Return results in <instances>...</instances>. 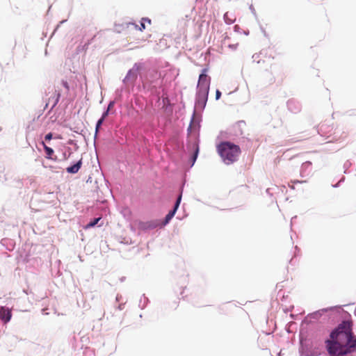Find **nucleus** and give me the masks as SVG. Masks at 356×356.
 Returning a JSON list of instances; mask_svg holds the SVG:
<instances>
[{"instance_id": "obj_1", "label": "nucleus", "mask_w": 356, "mask_h": 356, "mask_svg": "<svg viewBox=\"0 0 356 356\" xmlns=\"http://www.w3.org/2000/svg\"><path fill=\"white\" fill-rule=\"evenodd\" d=\"M327 356H355L356 334L353 331V322L343 319L328 332L324 339Z\"/></svg>"}, {"instance_id": "obj_2", "label": "nucleus", "mask_w": 356, "mask_h": 356, "mask_svg": "<svg viewBox=\"0 0 356 356\" xmlns=\"http://www.w3.org/2000/svg\"><path fill=\"white\" fill-rule=\"evenodd\" d=\"M216 149L222 162L226 165L236 162L241 153L239 145L229 140L220 142L216 146Z\"/></svg>"}, {"instance_id": "obj_3", "label": "nucleus", "mask_w": 356, "mask_h": 356, "mask_svg": "<svg viewBox=\"0 0 356 356\" xmlns=\"http://www.w3.org/2000/svg\"><path fill=\"white\" fill-rule=\"evenodd\" d=\"M298 353L300 356H320L318 347L315 346L313 339L308 335L300 334Z\"/></svg>"}, {"instance_id": "obj_4", "label": "nucleus", "mask_w": 356, "mask_h": 356, "mask_svg": "<svg viewBox=\"0 0 356 356\" xmlns=\"http://www.w3.org/2000/svg\"><path fill=\"white\" fill-rule=\"evenodd\" d=\"M145 65L143 62H136L134 64L133 67L130 68L122 79L124 85H131L132 88L136 86L138 77H141V72L145 70Z\"/></svg>"}, {"instance_id": "obj_5", "label": "nucleus", "mask_w": 356, "mask_h": 356, "mask_svg": "<svg viewBox=\"0 0 356 356\" xmlns=\"http://www.w3.org/2000/svg\"><path fill=\"white\" fill-rule=\"evenodd\" d=\"M202 113H198L193 111L190 124L187 128V135L193 138L195 141H200V131L201 128V122L202 120Z\"/></svg>"}, {"instance_id": "obj_6", "label": "nucleus", "mask_w": 356, "mask_h": 356, "mask_svg": "<svg viewBox=\"0 0 356 356\" xmlns=\"http://www.w3.org/2000/svg\"><path fill=\"white\" fill-rule=\"evenodd\" d=\"M162 83L157 81H142V85L138 88H142L145 94L160 99L161 94Z\"/></svg>"}, {"instance_id": "obj_7", "label": "nucleus", "mask_w": 356, "mask_h": 356, "mask_svg": "<svg viewBox=\"0 0 356 356\" xmlns=\"http://www.w3.org/2000/svg\"><path fill=\"white\" fill-rule=\"evenodd\" d=\"M339 309H341V306H333L318 309L307 314L302 320V323H312L315 321H318L323 315L334 311L339 312Z\"/></svg>"}, {"instance_id": "obj_8", "label": "nucleus", "mask_w": 356, "mask_h": 356, "mask_svg": "<svg viewBox=\"0 0 356 356\" xmlns=\"http://www.w3.org/2000/svg\"><path fill=\"white\" fill-rule=\"evenodd\" d=\"M208 70L207 67L202 69L199 74L196 91L209 92L211 79L207 74Z\"/></svg>"}, {"instance_id": "obj_9", "label": "nucleus", "mask_w": 356, "mask_h": 356, "mask_svg": "<svg viewBox=\"0 0 356 356\" xmlns=\"http://www.w3.org/2000/svg\"><path fill=\"white\" fill-rule=\"evenodd\" d=\"M209 92L196 91L194 110L202 113L206 107Z\"/></svg>"}, {"instance_id": "obj_10", "label": "nucleus", "mask_w": 356, "mask_h": 356, "mask_svg": "<svg viewBox=\"0 0 356 356\" xmlns=\"http://www.w3.org/2000/svg\"><path fill=\"white\" fill-rule=\"evenodd\" d=\"M156 228H160L159 220H152L148 221H141L138 222V229L140 231L147 232Z\"/></svg>"}, {"instance_id": "obj_11", "label": "nucleus", "mask_w": 356, "mask_h": 356, "mask_svg": "<svg viewBox=\"0 0 356 356\" xmlns=\"http://www.w3.org/2000/svg\"><path fill=\"white\" fill-rule=\"evenodd\" d=\"M200 141H195L193 140V143L191 144V141H188L187 143V147L188 149L191 148L193 150V154H191L189 157L188 161L191 164V166H193L195 163L197 161V159L199 155L200 152Z\"/></svg>"}, {"instance_id": "obj_12", "label": "nucleus", "mask_w": 356, "mask_h": 356, "mask_svg": "<svg viewBox=\"0 0 356 356\" xmlns=\"http://www.w3.org/2000/svg\"><path fill=\"white\" fill-rule=\"evenodd\" d=\"M13 316L12 310L6 306L0 307V320L3 325L10 321Z\"/></svg>"}, {"instance_id": "obj_13", "label": "nucleus", "mask_w": 356, "mask_h": 356, "mask_svg": "<svg viewBox=\"0 0 356 356\" xmlns=\"http://www.w3.org/2000/svg\"><path fill=\"white\" fill-rule=\"evenodd\" d=\"M312 170V163L307 161L302 163L300 169V176L302 178H308L310 177Z\"/></svg>"}, {"instance_id": "obj_14", "label": "nucleus", "mask_w": 356, "mask_h": 356, "mask_svg": "<svg viewBox=\"0 0 356 356\" xmlns=\"http://www.w3.org/2000/svg\"><path fill=\"white\" fill-rule=\"evenodd\" d=\"M288 110L293 113H298L302 109L301 104L295 99H290L286 102Z\"/></svg>"}, {"instance_id": "obj_15", "label": "nucleus", "mask_w": 356, "mask_h": 356, "mask_svg": "<svg viewBox=\"0 0 356 356\" xmlns=\"http://www.w3.org/2000/svg\"><path fill=\"white\" fill-rule=\"evenodd\" d=\"M83 164L82 159L72 161L68 167L66 168V172L68 174L74 175L76 174L79 170L81 168Z\"/></svg>"}, {"instance_id": "obj_16", "label": "nucleus", "mask_w": 356, "mask_h": 356, "mask_svg": "<svg viewBox=\"0 0 356 356\" xmlns=\"http://www.w3.org/2000/svg\"><path fill=\"white\" fill-rule=\"evenodd\" d=\"M60 92L56 90H54V94L50 97H51V101H52V105L50 108V109L49 110L47 114H49L52 111L53 109L57 106V104H58L59 101H60Z\"/></svg>"}, {"instance_id": "obj_17", "label": "nucleus", "mask_w": 356, "mask_h": 356, "mask_svg": "<svg viewBox=\"0 0 356 356\" xmlns=\"http://www.w3.org/2000/svg\"><path fill=\"white\" fill-rule=\"evenodd\" d=\"M175 216V213L172 212L171 211H169L168 213L164 217L163 220H159V222L160 224V229H162L166 225H168Z\"/></svg>"}, {"instance_id": "obj_18", "label": "nucleus", "mask_w": 356, "mask_h": 356, "mask_svg": "<svg viewBox=\"0 0 356 356\" xmlns=\"http://www.w3.org/2000/svg\"><path fill=\"white\" fill-rule=\"evenodd\" d=\"M102 217H96L90 219V220L84 226V228L86 229H88L92 227H95V226L101 227V225H98L99 222L101 220Z\"/></svg>"}, {"instance_id": "obj_19", "label": "nucleus", "mask_w": 356, "mask_h": 356, "mask_svg": "<svg viewBox=\"0 0 356 356\" xmlns=\"http://www.w3.org/2000/svg\"><path fill=\"white\" fill-rule=\"evenodd\" d=\"M42 145L43 146V149H44V151L45 154H46L45 155L46 159H52V156L54 154V149L51 148V147H49L47 145H45L44 141H42Z\"/></svg>"}, {"instance_id": "obj_20", "label": "nucleus", "mask_w": 356, "mask_h": 356, "mask_svg": "<svg viewBox=\"0 0 356 356\" xmlns=\"http://www.w3.org/2000/svg\"><path fill=\"white\" fill-rule=\"evenodd\" d=\"M125 86H122L120 88H118L115 90V99L117 101H120L122 99V93L123 90H127L129 93L130 92V89L129 88V85H124Z\"/></svg>"}, {"instance_id": "obj_21", "label": "nucleus", "mask_w": 356, "mask_h": 356, "mask_svg": "<svg viewBox=\"0 0 356 356\" xmlns=\"http://www.w3.org/2000/svg\"><path fill=\"white\" fill-rule=\"evenodd\" d=\"M149 302V300L145 296V294H143L138 303V307L141 309H144Z\"/></svg>"}, {"instance_id": "obj_22", "label": "nucleus", "mask_w": 356, "mask_h": 356, "mask_svg": "<svg viewBox=\"0 0 356 356\" xmlns=\"http://www.w3.org/2000/svg\"><path fill=\"white\" fill-rule=\"evenodd\" d=\"M181 200H182L181 194H178L177 196L176 200L174 203V205L170 211H171L172 212H173L176 214V213L180 206V204L181 202Z\"/></svg>"}, {"instance_id": "obj_23", "label": "nucleus", "mask_w": 356, "mask_h": 356, "mask_svg": "<svg viewBox=\"0 0 356 356\" xmlns=\"http://www.w3.org/2000/svg\"><path fill=\"white\" fill-rule=\"evenodd\" d=\"M181 200H182L181 194H178L177 196L176 200L174 203V205L170 211H171L172 212H173L176 214V213L180 206V204L181 202Z\"/></svg>"}, {"instance_id": "obj_24", "label": "nucleus", "mask_w": 356, "mask_h": 356, "mask_svg": "<svg viewBox=\"0 0 356 356\" xmlns=\"http://www.w3.org/2000/svg\"><path fill=\"white\" fill-rule=\"evenodd\" d=\"M1 245L3 246H5L6 249L9 251L13 250L14 248V244L11 240H9L7 238H3L1 240Z\"/></svg>"}, {"instance_id": "obj_25", "label": "nucleus", "mask_w": 356, "mask_h": 356, "mask_svg": "<svg viewBox=\"0 0 356 356\" xmlns=\"http://www.w3.org/2000/svg\"><path fill=\"white\" fill-rule=\"evenodd\" d=\"M90 44V40H88L87 42H86L84 44L81 45V44H79L77 47H76V51L78 53H80L81 51H86L88 48V46L89 44Z\"/></svg>"}, {"instance_id": "obj_26", "label": "nucleus", "mask_w": 356, "mask_h": 356, "mask_svg": "<svg viewBox=\"0 0 356 356\" xmlns=\"http://www.w3.org/2000/svg\"><path fill=\"white\" fill-rule=\"evenodd\" d=\"M245 125V122L243 120H240L236 122V127L238 128L237 134H239L240 135L243 134V131L241 129V126Z\"/></svg>"}, {"instance_id": "obj_27", "label": "nucleus", "mask_w": 356, "mask_h": 356, "mask_svg": "<svg viewBox=\"0 0 356 356\" xmlns=\"http://www.w3.org/2000/svg\"><path fill=\"white\" fill-rule=\"evenodd\" d=\"M105 121V119H104L103 118L100 117L96 122V124H95V129H97V131H99V129L101 128V127L102 126L103 123Z\"/></svg>"}, {"instance_id": "obj_28", "label": "nucleus", "mask_w": 356, "mask_h": 356, "mask_svg": "<svg viewBox=\"0 0 356 356\" xmlns=\"http://www.w3.org/2000/svg\"><path fill=\"white\" fill-rule=\"evenodd\" d=\"M115 113V111H113L112 112H111V111H109L108 109L104 108V111L102 113V115L101 117L103 118L104 119L106 120V118L110 115V114H113Z\"/></svg>"}, {"instance_id": "obj_29", "label": "nucleus", "mask_w": 356, "mask_h": 356, "mask_svg": "<svg viewBox=\"0 0 356 356\" xmlns=\"http://www.w3.org/2000/svg\"><path fill=\"white\" fill-rule=\"evenodd\" d=\"M223 19H224V21L227 24H232L234 22V20L230 19L229 17V14L228 13H225L224 14V16H223Z\"/></svg>"}, {"instance_id": "obj_30", "label": "nucleus", "mask_w": 356, "mask_h": 356, "mask_svg": "<svg viewBox=\"0 0 356 356\" xmlns=\"http://www.w3.org/2000/svg\"><path fill=\"white\" fill-rule=\"evenodd\" d=\"M67 22V19H63L61 20L55 27V29H54V31L52 32L51 36H50V38H51L55 34V33L58 31V29L60 27V25L64 24L65 22Z\"/></svg>"}, {"instance_id": "obj_31", "label": "nucleus", "mask_w": 356, "mask_h": 356, "mask_svg": "<svg viewBox=\"0 0 356 356\" xmlns=\"http://www.w3.org/2000/svg\"><path fill=\"white\" fill-rule=\"evenodd\" d=\"M67 22V19H63L61 20L55 27V29H54V31L52 32L51 36H50V38H51L55 34V33L58 31V29L60 27V25L64 24L65 22Z\"/></svg>"}, {"instance_id": "obj_32", "label": "nucleus", "mask_w": 356, "mask_h": 356, "mask_svg": "<svg viewBox=\"0 0 356 356\" xmlns=\"http://www.w3.org/2000/svg\"><path fill=\"white\" fill-rule=\"evenodd\" d=\"M67 22V19H63L61 20L55 27V29H54V31L52 32L51 36H50V38H51L55 34V33L58 31V29L60 27V25L64 24L65 22Z\"/></svg>"}, {"instance_id": "obj_33", "label": "nucleus", "mask_w": 356, "mask_h": 356, "mask_svg": "<svg viewBox=\"0 0 356 356\" xmlns=\"http://www.w3.org/2000/svg\"><path fill=\"white\" fill-rule=\"evenodd\" d=\"M352 166V163L347 160L343 164L344 173L347 174L348 169Z\"/></svg>"}, {"instance_id": "obj_34", "label": "nucleus", "mask_w": 356, "mask_h": 356, "mask_svg": "<svg viewBox=\"0 0 356 356\" xmlns=\"http://www.w3.org/2000/svg\"><path fill=\"white\" fill-rule=\"evenodd\" d=\"M118 101L115 99L113 100H111L108 104V106L106 108L108 109L109 111H111L115 106V103L117 102Z\"/></svg>"}, {"instance_id": "obj_35", "label": "nucleus", "mask_w": 356, "mask_h": 356, "mask_svg": "<svg viewBox=\"0 0 356 356\" xmlns=\"http://www.w3.org/2000/svg\"><path fill=\"white\" fill-rule=\"evenodd\" d=\"M50 102H51V97H49L48 101L46 102L43 110L40 111V113L38 116L37 120H38L40 118V117L42 115L43 111L48 108V106H49Z\"/></svg>"}, {"instance_id": "obj_36", "label": "nucleus", "mask_w": 356, "mask_h": 356, "mask_svg": "<svg viewBox=\"0 0 356 356\" xmlns=\"http://www.w3.org/2000/svg\"><path fill=\"white\" fill-rule=\"evenodd\" d=\"M344 180H345V177H344V176H343L337 183H336V184H332V187H333V188H338V187H339V186L341 185V184L342 182H343V181H344Z\"/></svg>"}, {"instance_id": "obj_37", "label": "nucleus", "mask_w": 356, "mask_h": 356, "mask_svg": "<svg viewBox=\"0 0 356 356\" xmlns=\"http://www.w3.org/2000/svg\"><path fill=\"white\" fill-rule=\"evenodd\" d=\"M53 138V133L49 132L44 136V140L45 141H50Z\"/></svg>"}, {"instance_id": "obj_38", "label": "nucleus", "mask_w": 356, "mask_h": 356, "mask_svg": "<svg viewBox=\"0 0 356 356\" xmlns=\"http://www.w3.org/2000/svg\"><path fill=\"white\" fill-rule=\"evenodd\" d=\"M145 29V22H142V19L140 21V25L138 27V31H143Z\"/></svg>"}, {"instance_id": "obj_39", "label": "nucleus", "mask_w": 356, "mask_h": 356, "mask_svg": "<svg viewBox=\"0 0 356 356\" xmlns=\"http://www.w3.org/2000/svg\"><path fill=\"white\" fill-rule=\"evenodd\" d=\"M221 95H222V92H220V90L219 89H216V96H215L216 100L220 99L221 97Z\"/></svg>"}, {"instance_id": "obj_40", "label": "nucleus", "mask_w": 356, "mask_h": 356, "mask_svg": "<svg viewBox=\"0 0 356 356\" xmlns=\"http://www.w3.org/2000/svg\"><path fill=\"white\" fill-rule=\"evenodd\" d=\"M184 186H185V182H183L179 185V187L178 194H181V196L183 195Z\"/></svg>"}, {"instance_id": "obj_41", "label": "nucleus", "mask_w": 356, "mask_h": 356, "mask_svg": "<svg viewBox=\"0 0 356 356\" xmlns=\"http://www.w3.org/2000/svg\"><path fill=\"white\" fill-rule=\"evenodd\" d=\"M70 154H71V152L67 154L66 152H63V159L62 160H64V161H66L69 159V157L70 156Z\"/></svg>"}, {"instance_id": "obj_42", "label": "nucleus", "mask_w": 356, "mask_h": 356, "mask_svg": "<svg viewBox=\"0 0 356 356\" xmlns=\"http://www.w3.org/2000/svg\"><path fill=\"white\" fill-rule=\"evenodd\" d=\"M62 86L67 90L70 89V85L67 81L62 80Z\"/></svg>"}, {"instance_id": "obj_43", "label": "nucleus", "mask_w": 356, "mask_h": 356, "mask_svg": "<svg viewBox=\"0 0 356 356\" xmlns=\"http://www.w3.org/2000/svg\"><path fill=\"white\" fill-rule=\"evenodd\" d=\"M238 44H228V47L232 50H236L237 49Z\"/></svg>"}, {"instance_id": "obj_44", "label": "nucleus", "mask_w": 356, "mask_h": 356, "mask_svg": "<svg viewBox=\"0 0 356 356\" xmlns=\"http://www.w3.org/2000/svg\"><path fill=\"white\" fill-rule=\"evenodd\" d=\"M300 252V249L298 246H296L295 251L293 253V257H296V256H298Z\"/></svg>"}, {"instance_id": "obj_45", "label": "nucleus", "mask_w": 356, "mask_h": 356, "mask_svg": "<svg viewBox=\"0 0 356 356\" xmlns=\"http://www.w3.org/2000/svg\"><path fill=\"white\" fill-rule=\"evenodd\" d=\"M142 22H145V23L147 22L149 24H151V23H152L151 19H149V17H142Z\"/></svg>"}, {"instance_id": "obj_46", "label": "nucleus", "mask_w": 356, "mask_h": 356, "mask_svg": "<svg viewBox=\"0 0 356 356\" xmlns=\"http://www.w3.org/2000/svg\"><path fill=\"white\" fill-rule=\"evenodd\" d=\"M293 184H302V183H306L307 181L306 180H298V179H295L293 181H291Z\"/></svg>"}, {"instance_id": "obj_47", "label": "nucleus", "mask_w": 356, "mask_h": 356, "mask_svg": "<svg viewBox=\"0 0 356 356\" xmlns=\"http://www.w3.org/2000/svg\"><path fill=\"white\" fill-rule=\"evenodd\" d=\"M234 31L235 32H237V33H240L241 32V27L238 26V25H234Z\"/></svg>"}, {"instance_id": "obj_48", "label": "nucleus", "mask_w": 356, "mask_h": 356, "mask_svg": "<svg viewBox=\"0 0 356 356\" xmlns=\"http://www.w3.org/2000/svg\"><path fill=\"white\" fill-rule=\"evenodd\" d=\"M249 8H250V10L251 13H252L254 16H256V10H255V9H254V6H253L252 5H250V7H249Z\"/></svg>"}, {"instance_id": "obj_49", "label": "nucleus", "mask_w": 356, "mask_h": 356, "mask_svg": "<svg viewBox=\"0 0 356 356\" xmlns=\"http://www.w3.org/2000/svg\"><path fill=\"white\" fill-rule=\"evenodd\" d=\"M253 61H257V60L259 58V54H254L252 56Z\"/></svg>"}, {"instance_id": "obj_50", "label": "nucleus", "mask_w": 356, "mask_h": 356, "mask_svg": "<svg viewBox=\"0 0 356 356\" xmlns=\"http://www.w3.org/2000/svg\"><path fill=\"white\" fill-rule=\"evenodd\" d=\"M99 131H97V129H95V134H94V141L95 142L98 136H99Z\"/></svg>"}, {"instance_id": "obj_51", "label": "nucleus", "mask_w": 356, "mask_h": 356, "mask_svg": "<svg viewBox=\"0 0 356 356\" xmlns=\"http://www.w3.org/2000/svg\"><path fill=\"white\" fill-rule=\"evenodd\" d=\"M129 24H131V25L134 26V28H135L136 30H138L139 25H138L136 22H132L129 23Z\"/></svg>"}, {"instance_id": "obj_52", "label": "nucleus", "mask_w": 356, "mask_h": 356, "mask_svg": "<svg viewBox=\"0 0 356 356\" xmlns=\"http://www.w3.org/2000/svg\"><path fill=\"white\" fill-rule=\"evenodd\" d=\"M124 304H120L118 306V309L119 310H122L124 309Z\"/></svg>"}, {"instance_id": "obj_53", "label": "nucleus", "mask_w": 356, "mask_h": 356, "mask_svg": "<svg viewBox=\"0 0 356 356\" xmlns=\"http://www.w3.org/2000/svg\"><path fill=\"white\" fill-rule=\"evenodd\" d=\"M49 160H52V161H59L58 157L56 156H52V159H50Z\"/></svg>"}, {"instance_id": "obj_54", "label": "nucleus", "mask_w": 356, "mask_h": 356, "mask_svg": "<svg viewBox=\"0 0 356 356\" xmlns=\"http://www.w3.org/2000/svg\"><path fill=\"white\" fill-rule=\"evenodd\" d=\"M249 33H250L249 30L243 31V33L246 35H249Z\"/></svg>"}, {"instance_id": "obj_55", "label": "nucleus", "mask_w": 356, "mask_h": 356, "mask_svg": "<svg viewBox=\"0 0 356 356\" xmlns=\"http://www.w3.org/2000/svg\"><path fill=\"white\" fill-rule=\"evenodd\" d=\"M270 188H267V189H266V193H268V194H269V195H271V194L270 193Z\"/></svg>"}, {"instance_id": "obj_56", "label": "nucleus", "mask_w": 356, "mask_h": 356, "mask_svg": "<svg viewBox=\"0 0 356 356\" xmlns=\"http://www.w3.org/2000/svg\"><path fill=\"white\" fill-rule=\"evenodd\" d=\"M289 263L291 264H293V257L291 259V260L289 261Z\"/></svg>"}, {"instance_id": "obj_57", "label": "nucleus", "mask_w": 356, "mask_h": 356, "mask_svg": "<svg viewBox=\"0 0 356 356\" xmlns=\"http://www.w3.org/2000/svg\"><path fill=\"white\" fill-rule=\"evenodd\" d=\"M119 300H120V296L117 295V296H116V301H119Z\"/></svg>"}, {"instance_id": "obj_58", "label": "nucleus", "mask_w": 356, "mask_h": 356, "mask_svg": "<svg viewBox=\"0 0 356 356\" xmlns=\"http://www.w3.org/2000/svg\"><path fill=\"white\" fill-rule=\"evenodd\" d=\"M44 54H45V56H47V54H48L47 49H45V51H44Z\"/></svg>"}, {"instance_id": "obj_59", "label": "nucleus", "mask_w": 356, "mask_h": 356, "mask_svg": "<svg viewBox=\"0 0 356 356\" xmlns=\"http://www.w3.org/2000/svg\"><path fill=\"white\" fill-rule=\"evenodd\" d=\"M297 218V216H294V217H292L291 220V222H293V219H295V218Z\"/></svg>"}, {"instance_id": "obj_60", "label": "nucleus", "mask_w": 356, "mask_h": 356, "mask_svg": "<svg viewBox=\"0 0 356 356\" xmlns=\"http://www.w3.org/2000/svg\"><path fill=\"white\" fill-rule=\"evenodd\" d=\"M42 314H48V313H44V309H42Z\"/></svg>"}, {"instance_id": "obj_61", "label": "nucleus", "mask_w": 356, "mask_h": 356, "mask_svg": "<svg viewBox=\"0 0 356 356\" xmlns=\"http://www.w3.org/2000/svg\"><path fill=\"white\" fill-rule=\"evenodd\" d=\"M124 279H125V277H122V278L120 279V280L122 282V281H124Z\"/></svg>"}, {"instance_id": "obj_62", "label": "nucleus", "mask_w": 356, "mask_h": 356, "mask_svg": "<svg viewBox=\"0 0 356 356\" xmlns=\"http://www.w3.org/2000/svg\"><path fill=\"white\" fill-rule=\"evenodd\" d=\"M43 36L46 37L47 36V33H43Z\"/></svg>"}, {"instance_id": "obj_63", "label": "nucleus", "mask_w": 356, "mask_h": 356, "mask_svg": "<svg viewBox=\"0 0 356 356\" xmlns=\"http://www.w3.org/2000/svg\"><path fill=\"white\" fill-rule=\"evenodd\" d=\"M50 39H51V38L48 39L47 42V44H49V41H50Z\"/></svg>"}, {"instance_id": "obj_64", "label": "nucleus", "mask_w": 356, "mask_h": 356, "mask_svg": "<svg viewBox=\"0 0 356 356\" xmlns=\"http://www.w3.org/2000/svg\"><path fill=\"white\" fill-rule=\"evenodd\" d=\"M50 39H51V38L48 39L47 42V44H49V41H50Z\"/></svg>"}]
</instances>
